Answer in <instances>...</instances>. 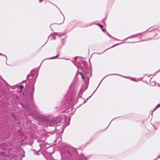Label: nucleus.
Returning a JSON list of instances; mask_svg holds the SVG:
<instances>
[{"label":"nucleus","instance_id":"obj_1","mask_svg":"<svg viewBox=\"0 0 160 160\" xmlns=\"http://www.w3.org/2000/svg\"><path fill=\"white\" fill-rule=\"evenodd\" d=\"M61 117L60 116L57 117L56 118L53 119L52 120L50 121L46 120H45V122L47 124V126H55V127L56 128L55 125L58 124L59 122H62V120H61ZM58 125H57V126Z\"/></svg>","mask_w":160,"mask_h":160},{"label":"nucleus","instance_id":"obj_2","mask_svg":"<svg viewBox=\"0 0 160 160\" xmlns=\"http://www.w3.org/2000/svg\"><path fill=\"white\" fill-rule=\"evenodd\" d=\"M81 75L82 79L85 81L86 80L87 81L89 80V78L91 76V74L90 76H89L87 73L84 71H83L81 73Z\"/></svg>","mask_w":160,"mask_h":160},{"label":"nucleus","instance_id":"obj_3","mask_svg":"<svg viewBox=\"0 0 160 160\" xmlns=\"http://www.w3.org/2000/svg\"><path fill=\"white\" fill-rule=\"evenodd\" d=\"M113 75L120 76L121 77H124V78H127L129 79H130L131 80H132V81H135V82H137V81L135 80V78H133L127 77L123 76H122V75H120V74H108V75H106L104 77V78H105V77H107L108 76H109V75Z\"/></svg>","mask_w":160,"mask_h":160},{"label":"nucleus","instance_id":"obj_4","mask_svg":"<svg viewBox=\"0 0 160 160\" xmlns=\"http://www.w3.org/2000/svg\"><path fill=\"white\" fill-rule=\"evenodd\" d=\"M25 108L29 114H32L33 113L32 109H31V107L29 105L26 106Z\"/></svg>","mask_w":160,"mask_h":160},{"label":"nucleus","instance_id":"obj_5","mask_svg":"<svg viewBox=\"0 0 160 160\" xmlns=\"http://www.w3.org/2000/svg\"><path fill=\"white\" fill-rule=\"evenodd\" d=\"M76 149L73 148H70L69 150V151H68L67 152H68L69 153L71 154V153L74 152L75 151H76Z\"/></svg>","mask_w":160,"mask_h":160},{"label":"nucleus","instance_id":"obj_6","mask_svg":"<svg viewBox=\"0 0 160 160\" xmlns=\"http://www.w3.org/2000/svg\"><path fill=\"white\" fill-rule=\"evenodd\" d=\"M141 34H142V33H139L138 34H134V35H132V36L129 37L128 38H134L136 37H138V35H141Z\"/></svg>","mask_w":160,"mask_h":160},{"label":"nucleus","instance_id":"obj_7","mask_svg":"<svg viewBox=\"0 0 160 160\" xmlns=\"http://www.w3.org/2000/svg\"><path fill=\"white\" fill-rule=\"evenodd\" d=\"M85 90H83L82 88H81L79 92L78 93V96L79 97H81V95L82 94V92L84 91Z\"/></svg>","mask_w":160,"mask_h":160},{"label":"nucleus","instance_id":"obj_8","mask_svg":"<svg viewBox=\"0 0 160 160\" xmlns=\"http://www.w3.org/2000/svg\"><path fill=\"white\" fill-rule=\"evenodd\" d=\"M108 36L111 38H113L115 40H118V41H119V40L117 39V38H114V37H113L110 34H108Z\"/></svg>","mask_w":160,"mask_h":160},{"label":"nucleus","instance_id":"obj_9","mask_svg":"<svg viewBox=\"0 0 160 160\" xmlns=\"http://www.w3.org/2000/svg\"><path fill=\"white\" fill-rule=\"evenodd\" d=\"M34 88L33 87L32 89L31 92V93H30L31 96L32 97L33 94V93L34 92Z\"/></svg>","mask_w":160,"mask_h":160},{"label":"nucleus","instance_id":"obj_10","mask_svg":"<svg viewBox=\"0 0 160 160\" xmlns=\"http://www.w3.org/2000/svg\"><path fill=\"white\" fill-rule=\"evenodd\" d=\"M59 56V54H58L56 56H55V57H51V58H49V59H55V58H56L58 57Z\"/></svg>","mask_w":160,"mask_h":160},{"label":"nucleus","instance_id":"obj_11","mask_svg":"<svg viewBox=\"0 0 160 160\" xmlns=\"http://www.w3.org/2000/svg\"><path fill=\"white\" fill-rule=\"evenodd\" d=\"M97 25L99 26L101 28H102L103 27V25H101L98 23H97Z\"/></svg>","mask_w":160,"mask_h":160},{"label":"nucleus","instance_id":"obj_12","mask_svg":"<svg viewBox=\"0 0 160 160\" xmlns=\"http://www.w3.org/2000/svg\"><path fill=\"white\" fill-rule=\"evenodd\" d=\"M158 108V107H157V106L153 109V110H152V111H155L156 109H157V108Z\"/></svg>","mask_w":160,"mask_h":160},{"label":"nucleus","instance_id":"obj_13","mask_svg":"<svg viewBox=\"0 0 160 160\" xmlns=\"http://www.w3.org/2000/svg\"><path fill=\"white\" fill-rule=\"evenodd\" d=\"M119 44H115V45H113V46H112V47H111L110 48H112L113 47H114L115 46H116L119 45Z\"/></svg>","mask_w":160,"mask_h":160},{"label":"nucleus","instance_id":"obj_14","mask_svg":"<svg viewBox=\"0 0 160 160\" xmlns=\"http://www.w3.org/2000/svg\"><path fill=\"white\" fill-rule=\"evenodd\" d=\"M20 88L21 89H22L23 88V85H21L20 86Z\"/></svg>","mask_w":160,"mask_h":160},{"label":"nucleus","instance_id":"obj_15","mask_svg":"<svg viewBox=\"0 0 160 160\" xmlns=\"http://www.w3.org/2000/svg\"><path fill=\"white\" fill-rule=\"evenodd\" d=\"M33 107L34 108H35V109H36L37 107V106H36L35 105H34L33 106Z\"/></svg>","mask_w":160,"mask_h":160},{"label":"nucleus","instance_id":"obj_16","mask_svg":"<svg viewBox=\"0 0 160 160\" xmlns=\"http://www.w3.org/2000/svg\"><path fill=\"white\" fill-rule=\"evenodd\" d=\"M155 82H152V84L151 85H152V86L153 85H154L155 84Z\"/></svg>","mask_w":160,"mask_h":160},{"label":"nucleus","instance_id":"obj_17","mask_svg":"<svg viewBox=\"0 0 160 160\" xmlns=\"http://www.w3.org/2000/svg\"><path fill=\"white\" fill-rule=\"evenodd\" d=\"M64 34H62L59 35V37H61L62 35H63Z\"/></svg>","mask_w":160,"mask_h":160},{"label":"nucleus","instance_id":"obj_18","mask_svg":"<svg viewBox=\"0 0 160 160\" xmlns=\"http://www.w3.org/2000/svg\"><path fill=\"white\" fill-rule=\"evenodd\" d=\"M157 107H158V108L159 107H160V103L159 104H158L157 105Z\"/></svg>","mask_w":160,"mask_h":160},{"label":"nucleus","instance_id":"obj_19","mask_svg":"<svg viewBox=\"0 0 160 160\" xmlns=\"http://www.w3.org/2000/svg\"><path fill=\"white\" fill-rule=\"evenodd\" d=\"M100 83H101V82H100V83H99V85H98V87L97 88H96V89L94 91V92H93V93H94V92H95V91H96V89H97V88H98V87L99 85L100 84Z\"/></svg>","mask_w":160,"mask_h":160},{"label":"nucleus","instance_id":"obj_20","mask_svg":"<svg viewBox=\"0 0 160 160\" xmlns=\"http://www.w3.org/2000/svg\"><path fill=\"white\" fill-rule=\"evenodd\" d=\"M64 19L63 20H62V22L61 23H63L64 22Z\"/></svg>","mask_w":160,"mask_h":160},{"label":"nucleus","instance_id":"obj_21","mask_svg":"<svg viewBox=\"0 0 160 160\" xmlns=\"http://www.w3.org/2000/svg\"><path fill=\"white\" fill-rule=\"evenodd\" d=\"M43 0H39V2H42Z\"/></svg>","mask_w":160,"mask_h":160},{"label":"nucleus","instance_id":"obj_22","mask_svg":"<svg viewBox=\"0 0 160 160\" xmlns=\"http://www.w3.org/2000/svg\"><path fill=\"white\" fill-rule=\"evenodd\" d=\"M152 82V80L151 79V80H150V83H151V82Z\"/></svg>","mask_w":160,"mask_h":160},{"label":"nucleus","instance_id":"obj_23","mask_svg":"<svg viewBox=\"0 0 160 160\" xmlns=\"http://www.w3.org/2000/svg\"><path fill=\"white\" fill-rule=\"evenodd\" d=\"M55 34L56 35H58V33H55Z\"/></svg>","mask_w":160,"mask_h":160},{"label":"nucleus","instance_id":"obj_24","mask_svg":"<svg viewBox=\"0 0 160 160\" xmlns=\"http://www.w3.org/2000/svg\"><path fill=\"white\" fill-rule=\"evenodd\" d=\"M102 28V30L103 32H104L105 30H104V29H103L102 28Z\"/></svg>","mask_w":160,"mask_h":160},{"label":"nucleus","instance_id":"obj_25","mask_svg":"<svg viewBox=\"0 0 160 160\" xmlns=\"http://www.w3.org/2000/svg\"><path fill=\"white\" fill-rule=\"evenodd\" d=\"M70 104H72V101H71V102H69Z\"/></svg>","mask_w":160,"mask_h":160},{"label":"nucleus","instance_id":"obj_26","mask_svg":"<svg viewBox=\"0 0 160 160\" xmlns=\"http://www.w3.org/2000/svg\"><path fill=\"white\" fill-rule=\"evenodd\" d=\"M55 6H56V7H57V8H58V9L59 10V8H58V7L57 6H56V5H55Z\"/></svg>","mask_w":160,"mask_h":160},{"label":"nucleus","instance_id":"obj_27","mask_svg":"<svg viewBox=\"0 0 160 160\" xmlns=\"http://www.w3.org/2000/svg\"><path fill=\"white\" fill-rule=\"evenodd\" d=\"M13 117L14 118H15V116L14 115H13Z\"/></svg>","mask_w":160,"mask_h":160},{"label":"nucleus","instance_id":"obj_28","mask_svg":"<svg viewBox=\"0 0 160 160\" xmlns=\"http://www.w3.org/2000/svg\"><path fill=\"white\" fill-rule=\"evenodd\" d=\"M61 13L62 14V13L61 12Z\"/></svg>","mask_w":160,"mask_h":160},{"label":"nucleus","instance_id":"obj_29","mask_svg":"<svg viewBox=\"0 0 160 160\" xmlns=\"http://www.w3.org/2000/svg\"><path fill=\"white\" fill-rule=\"evenodd\" d=\"M61 13L62 14V13L61 12Z\"/></svg>","mask_w":160,"mask_h":160},{"label":"nucleus","instance_id":"obj_30","mask_svg":"<svg viewBox=\"0 0 160 160\" xmlns=\"http://www.w3.org/2000/svg\"><path fill=\"white\" fill-rule=\"evenodd\" d=\"M61 13L62 14V13L61 12Z\"/></svg>","mask_w":160,"mask_h":160},{"label":"nucleus","instance_id":"obj_31","mask_svg":"<svg viewBox=\"0 0 160 160\" xmlns=\"http://www.w3.org/2000/svg\"><path fill=\"white\" fill-rule=\"evenodd\" d=\"M0 55H2V54H0Z\"/></svg>","mask_w":160,"mask_h":160},{"label":"nucleus","instance_id":"obj_32","mask_svg":"<svg viewBox=\"0 0 160 160\" xmlns=\"http://www.w3.org/2000/svg\"><path fill=\"white\" fill-rule=\"evenodd\" d=\"M5 57H6V58H7V57H6V56H5Z\"/></svg>","mask_w":160,"mask_h":160},{"label":"nucleus","instance_id":"obj_33","mask_svg":"<svg viewBox=\"0 0 160 160\" xmlns=\"http://www.w3.org/2000/svg\"><path fill=\"white\" fill-rule=\"evenodd\" d=\"M102 81V80H101V82Z\"/></svg>","mask_w":160,"mask_h":160},{"label":"nucleus","instance_id":"obj_34","mask_svg":"<svg viewBox=\"0 0 160 160\" xmlns=\"http://www.w3.org/2000/svg\"><path fill=\"white\" fill-rule=\"evenodd\" d=\"M102 81V80H101V82Z\"/></svg>","mask_w":160,"mask_h":160}]
</instances>
